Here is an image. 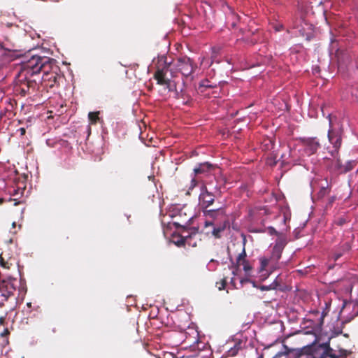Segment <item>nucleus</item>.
<instances>
[{
	"label": "nucleus",
	"mask_w": 358,
	"mask_h": 358,
	"mask_svg": "<svg viewBox=\"0 0 358 358\" xmlns=\"http://www.w3.org/2000/svg\"><path fill=\"white\" fill-rule=\"evenodd\" d=\"M241 252L238 254L236 259V267L238 268L240 266H243L244 271L248 274L252 269L248 261L246 259V252L245 249V244L241 245Z\"/></svg>",
	"instance_id": "nucleus-11"
},
{
	"label": "nucleus",
	"mask_w": 358,
	"mask_h": 358,
	"mask_svg": "<svg viewBox=\"0 0 358 358\" xmlns=\"http://www.w3.org/2000/svg\"><path fill=\"white\" fill-rule=\"evenodd\" d=\"M353 169L352 162H348L347 165L343 169V172H348L351 171Z\"/></svg>",
	"instance_id": "nucleus-28"
},
{
	"label": "nucleus",
	"mask_w": 358,
	"mask_h": 358,
	"mask_svg": "<svg viewBox=\"0 0 358 358\" xmlns=\"http://www.w3.org/2000/svg\"><path fill=\"white\" fill-rule=\"evenodd\" d=\"M243 348V342L241 341H238L236 342L233 347L230 348L224 354V357H235L238 355V352Z\"/></svg>",
	"instance_id": "nucleus-16"
},
{
	"label": "nucleus",
	"mask_w": 358,
	"mask_h": 358,
	"mask_svg": "<svg viewBox=\"0 0 358 358\" xmlns=\"http://www.w3.org/2000/svg\"><path fill=\"white\" fill-rule=\"evenodd\" d=\"M213 227V228L211 231L212 236L215 238H220L221 237V233L224 231L226 228L225 223H220L219 224H215Z\"/></svg>",
	"instance_id": "nucleus-20"
},
{
	"label": "nucleus",
	"mask_w": 358,
	"mask_h": 358,
	"mask_svg": "<svg viewBox=\"0 0 358 358\" xmlns=\"http://www.w3.org/2000/svg\"><path fill=\"white\" fill-rule=\"evenodd\" d=\"M18 285V280L14 278H7L0 280V297L2 301H6L13 295Z\"/></svg>",
	"instance_id": "nucleus-6"
},
{
	"label": "nucleus",
	"mask_w": 358,
	"mask_h": 358,
	"mask_svg": "<svg viewBox=\"0 0 358 358\" xmlns=\"http://www.w3.org/2000/svg\"><path fill=\"white\" fill-rule=\"evenodd\" d=\"M173 62H169L167 57L162 55L157 57L156 63V71L154 74V78L159 85L166 86L171 90V69Z\"/></svg>",
	"instance_id": "nucleus-2"
},
{
	"label": "nucleus",
	"mask_w": 358,
	"mask_h": 358,
	"mask_svg": "<svg viewBox=\"0 0 358 358\" xmlns=\"http://www.w3.org/2000/svg\"><path fill=\"white\" fill-rule=\"evenodd\" d=\"M260 261V271H266L264 278H266L269 274L274 270L278 268V259H275L273 257H261Z\"/></svg>",
	"instance_id": "nucleus-9"
},
{
	"label": "nucleus",
	"mask_w": 358,
	"mask_h": 358,
	"mask_svg": "<svg viewBox=\"0 0 358 358\" xmlns=\"http://www.w3.org/2000/svg\"><path fill=\"white\" fill-rule=\"evenodd\" d=\"M301 145L304 148V152L308 156H310L320 148V143L315 137L299 138Z\"/></svg>",
	"instance_id": "nucleus-8"
},
{
	"label": "nucleus",
	"mask_w": 358,
	"mask_h": 358,
	"mask_svg": "<svg viewBox=\"0 0 358 358\" xmlns=\"http://www.w3.org/2000/svg\"><path fill=\"white\" fill-rule=\"evenodd\" d=\"M19 131L20 132V134L22 136H23L26 133V129L24 128H23V127H21V128L19 129Z\"/></svg>",
	"instance_id": "nucleus-34"
},
{
	"label": "nucleus",
	"mask_w": 358,
	"mask_h": 358,
	"mask_svg": "<svg viewBox=\"0 0 358 358\" xmlns=\"http://www.w3.org/2000/svg\"><path fill=\"white\" fill-rule=\"evenodd\" d=\"M197 69L196 63L187 56H181L173 61L171 69V78L180 73L184 78L192 79V74Z\"/></svg>",
	"instance_id": "nucleus-3"
},
{
	"label": "nucleus",
	"mask_w": 358,
	"mask_h": 358,
	"mask_svg": "<svg viewBox=\"0 0 358 358\" xmlns=\"http://www.w3.org/2000/svg\"><path fill=\"white\" fill-rule=\"evenodd\" d=\"M3 201V199H0V204L2 203Z\"/></svg>",
	"instance_id": "nucleus-37"
},
{
	"label": "nucleus",
	"mask_w": 358,
	"mask_h": 358,
	"mask_svg": "<svg viewBox=\"0 0 358 358\" xmlns=\"http://www.w3.org/2000/svg\"><path fill=\"white\" fill-rule=\"evenodd\" d=\"M345 222V220L344 218H340L338 221H336V224L338 225H342Z\"/></svg>",
	"instance_id": "nucleus-32"
},
{
	"label": "nucleus",
	"mask_w": 358,
	"mask_h": 358,
	"mask_svg": "<svg viewBox=\"0 0 358 358\" xmlns=\"http://www.w3.org/2000/svg\"><path fill=\"white\" fill-rule=\"evenodd\" d=\"M203 215L208 219L205 221L204 226L208 227L214 226L215 222H223L225 223L227 216L224 208L220 207L216 209H205L202 210Z\"/></svg>",
	"instance_id": "nucleus-5"
},
{
	"label": "nucleus",
	"mask_w": 358,
	"mask_h": 358,
	"mask_svg": "<svg viewBox=\"0 0 358 358\" xmlns=\"http://www.w3.org/2000/svg\"><path fill=\"white\" fill-rule=\"evenodd\" d=\"M216 166L209 162L199 164L194 169V175L207 174L215 170Z\"/></svg>",
	"instance_id": "nucleus-14"
},
{
	"label": "nucleus",
	"mask_w": 358,
	"mask_h": 358,
	"mask_svg": "<svg viewBox=\"0 0 358 358\" xmlns=\"http://www.w3.org/2000/svg\"><path fill=\"white\" fill-rule=\"evenodd\" d=\"M336 159V162L334 164V169L335 171H343V170H342V165L341 164V161L338 158V155L337 156V157L334 158Z\"/></svg>",
	"instance_id": "nucleus-26"
},
{
	"label": "nucleus",
	"mask_w": 358,
	"mask_h": 358,
	"mask_svg": "<svg viewBox=\"0 0 358 358\" xmlns=\"http://www.w3.org/2000/svg\"><path fill=\"white\" fill-rule=\"evenodd\" d=\"M221 185L214 178V180L203 181L200 187L199 201L201 210L211 206L215 201L222 197Z\"/></svg>",
	"instance_id": "nucleus-1"
},
{
	"label": "nucleus",
	"mask_w": 358,
	"mask_h": 358,
	"mask_svg": "<svg viewBox=\"0 0 358 358\" xmlns=\"http://www.w3.org/2000/svg\"><path fill=\"white\" fill-rule=\"evenodd\" d=\"M10 334V331L8 329L6 328L1 334L0 336L1 337H5L6 338L3 341L2 345L3 347L9 344V341L7 336Z\"/></svg>",
	"instance_id": "nucleus-23"
},
{
	"label": "nucleus",
	"mask_w": 358,
	"mask_h": 358,
	"mask_svg": "<svg viewBox=\"0 0 358 358\" xmlns=\"http://www.w3.org/2000/svg\"><path fill=\"white\" fill-rule=\"evenodd\" d=\"M227 280L226 278H222L220 281L216 282V287L219 290H223L225 289Z\"/></svg>",
	"instance_id": "nucleus-24"
},
{
	"label": "nucleus",
	"mask_w": 358,
	"mask_h": 358,
	"mask_svg": "<svg viewBox=\"0 0 358 358\" xmlns=\"http://www.w3.org/2000/svg\"><path fill=\"white\" fill-rule=\"evenodd\" d=\"M0 265L5 268H9L10 267L8 263L5 262L2 258L0 259Z\"/></svg>",
	"instance_id": "nucleus-30"
},
{
	"label": "nucleus",
	"mask_w": 358,
	"mask_h": 358,
	"mask_svg": "<svg viewBox=\"0 0 358 358\" xmlns=\"http://www.w3.org/2000/svg\"><path fill=\"white\" fill-rule=\"evenodd\" d=\"M45 57H42L36 55H33L31 57L23 62V69L20 76H32L41 72L42 65V59Z\"/></svg>",
	"instance_id": "nucleus-4"
},
{
	"label": "nucleus",
	"mask_w": 358,
	"mask_h": 358,
	"mask_svg": "<svg viewBox=\"0 0 358 358\" xmlns=\"http://www.w3.org/2000/svg\"><path fill=\"white\" fill-rule=\"evenodd\" d=\"M330 192V188L327 183L326 186H322L320 187L318 192H317L313 197V201H321L322 200L325 196H327Z\"/></svg>",
	"instance_id": "nucleus-18"
},
{
	"label": "nucleus",
	"mask_w": 358,
	"mask_h": 358,
	"mask_svg": "<svg viewBox=\"0 0 358 358\" xmlns=\"http://www.w3.org/2000/svg\"><path fill=\"white\" fill-rule=\"evenodd\" d=\"M176 98L182 99L184 105H189L192 101V96L186 89H182L180 92L176 91Z\"/></svg>",
	"instance_id": "nucleus-17"
},
{
	"label": "nucleus",
	"mask_w": 358,
	"mask_h": 358,
	"mask_svg": "<svg viewBox=\"0 0 358 358\" xmlns=\"http://www.w3.org/2000/svg\"><path fill=\"white\" fill-rule=\"evenodd\" d=\"M328 138L329 141L333 145L334 148V150L329 151V153L333 158H336L338 155L339 149L341 146V136L333 129H329L328 131Z\"/></svg>",
	"instance_id": "nucleus-10"
},
{
	"label": "nucleus",
	"mask_w": 358,
	"mask_h": 358,
	"mask_svg": "<svg viewBox=\"0 0 358 358\" xmlns=\"http://www.w3.org/2000/svg\"><path fill=\"white\" fill-rule=\"evenodd\" d=\"M350 248L351 246L349 243H345L344 244H343L340 250L335 251L334 253L333 254L332 257L334 259V261H337L341 257H342L344 252L349 251Z\"/></svg>",
	"instance_id": "nucleus-19"
},
{
	"label": "nucleus",
	"mask_w": 358,
	"mask_h": 358,
	"mask_svg": "<svg viewBox=\"0 0 358 358\" xmlns=\"http://www.w3.org/2000/svg\"><path fill=\"white\" fill-rule=\"evenodd\" d=\"M322 350L321 353L316 352L314 355L308 356L307 358H338L333 353V350L329 345H326Z\"/></svg>",
	"instance_id": "nucleus-13"
},
{
	"label": "nucleus",
	"mask_w": 358,
	"mask_h": 358,
	"mask_svg": "<svg viewBox=\"0 0 358 358\" xmlns=\"http://www.w3.org/2000/svg\"><path fill=\"white\" fill-rule=\"evenodd\" d=\"M271 285V288H273V289H276L280 286V282L278 280V276L275 279V280Z\"/></svg>",
	"instance_id": "nucleus-27"
},
{
	"label": "nucleus",
	"mask_w": 358,
	"mask_h": 358,
	"mask_svg": "<svg viewBox=\"0 0 358 358\" xmlns=\"http://www.w3.org/2000/svg\"><path fill=\"white\" fill-rule=\"evenodd\" d=\"M4 321H5V317H0V324H3L4 323Z\"/></svg>",
	"instance_id": "nucleus-35"
},
{
	"label": "nucleus",
	"mask_w": 358,
	"mask_h": 358,
	"mask_svg": "<svg viewBox=\"0 0 358 358\" xmlns=\"http://www.w3.org/2000/svg\"><path fill=\"white\" fill-rule=\"evenodd\" d=\"M268 230L271 234H278L277 231L273 227H269Z\"/></svg>",
	"instance_id": "nucleus-33"
},
{
	"label": "nucleus",
	"mask_w": 358,
	"mask_h": 358,
	"mask_svg": "<svg viewBox=\"0 0 358 358\" xmlns=\"http://www.w3.org/2000/svg\"><path fill=\"white\" fill-rule=\"evenodd\" d=\"M22 358H24V357H22Z\"/></svg>",
	"instance_id": "nucleus-38"
},
{
	"label": "nucleus",
	"mask_w": 358,
	"mask_h": 358,
	"mask_svg": "<svg viewBox=\"0 0 358 358\" xmlns=\"http://www.w3.org/2000/svg\"><path fill=\"white\" fill-rule=\"evenodd\" d=\"M334 201V197H331L330 199V203H333Z\"/></svg>",
	"instance_id": "nucleus-36"
},
{
	"label": "nucleus",
	"mask_w": 358,
	"mask_h": 358,
	"mask_svg": "<svg viewBox=\"0 0 358 358\" xmlns=\"http://www.w3.org/2000/svg\"><path fill=\"white\" fill-rule=\"evenodd\" d=\"M287 244V241L285 238H278L274 246L272 248L271 257H273L275 259H278L281 258L282 252L284 250L285 246Z\"/></svg>",
	"instance_id": "nucleus-12"
},
{
	"label": "nucleus",
	"mask_w": 358,
	"mask_h": 358,
	"mask_svg": "<svg viewBox=\"0 0 358 358\" xmlns=\"http://www.w3.org/2000/svg\"><path fill=\"white\" fill-rule=\"evenodd\" d=\"M59 68L58 66H53V71L50 73H43L42 76L43 83L50 88L59 84L63 80V76L58 73Z\"/></svg>",
	"instance_id": "nucleus-7"
},
{
	"label": "nucleus",
	"mask_w": 358,
	"mask_h": 358,
	"mask_svg": "<svg viewBox=\"0 0 358 358\" xmlns=\"http://www.w3.org/2000/svg\"><path fill=\"white\" fill-rule=\"evenodd\" d=\"M258 288L259 289H261L262 291L273 289V288H271V284L269 285H268V286H266V285H261Z\"/></svg>",
	"instance_id": "nucleus-29"
},
{
	"label": "nucleus",
	"mask_w": 358,
	"mask_h": 358,
	"mask_svg": "<svg viewBox=\"0 0 358 358\" xmlns=\"http://www.w3.org/2000/svg\"><path fill=\"white\" fill-rule=\"evenodd\" d=\"M197 185V180L195 178V177H194L192 180H191V186L189 187V189H192L194 187H195Z\"/></svg>",
	"instance_id": "nucleus-31"
},
{
	"label": "nucleus",
	"mask_w": 358,
	"mask_h": 358,
	"mask_svg": "<svg viewBox=\"0 0 358 358\" xmlns=\"http://www.w3.org/2000/svg\"><path fill=\"white\" fill-rule=\"evenodd\" d=\"M99 112H90L88 114V117L92 124H96L98 120H99Z\"/></svg>",
	"instance_id": "nucleus-22"
},
{
	"label": "nucleus",
	"mask_w": 358,
	"mask_h": 358,
	"mask_svg": "<svg viewBox=\"0 0 358 358\" xmlns=\"http://www.w3.org/2000/svg\"><path fill=\"white\" fill-rule=\"evenodd\" d=\"M24 78H25L24 84H26L27 90H29L30 87H34L35 85H36V80H32L29 79L28 76H27V78H26V77Z\"/></svg>",
	"instance_id": "nucleus-25"
},
{
	"label": "nucleus",
	"mask_w": 358,
	"mask_h": 358,
	"mask_svg": "<svg viewBox=\"0 0 358 358\" xmlns=\"http://www.w3.org/2000/svg\"><path fill=\"white\" fill-rule=\"evenodd\" d=\"M215 86V85H212L208 80H203L199 83V87L201 90V92H203L202 89H211L214 88Z\"/></svg>",
	"instance_id": "nucleus-21"
},
{
	"label": "nucleus",
	"mask_w": 358,
	"mask_h": 358,
	"mask_svg": "<svg viewBox=\"0 0 358 358\" xmlns=\"http://www.w3.org/2000/svg\"><path fill=\"white\" fill-rule=\"evenodd\" d=\"M42 65L43 67L41 68V71L43 72V73H51V71H53V66H57L56 64L55 59L48 57H45V58L42 59Z\"/></svg>",
	"instance_id": "nucleus-15"
}]
</instances>
